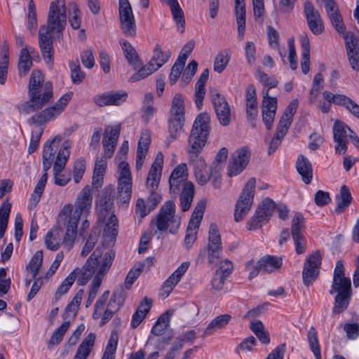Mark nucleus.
I'll use <instances>...</instances> for the list:
<instances>
[{"mask_svg":"<svg viewBox=\"0 0 359 359\" xmlns=\"http://www.w3.org/2000/svg\"><path fill=\"white\" fill-rule=\"evenodd\" d=\"M337 292V295L334 299V304L332 309L334 314H338L345 311L350 302L351 297V286L340 287L339 289L332 287L330 291L331 294Z\"/></svg>","mask_w":359,"mask_h":359,"instance_id":"22","label":"nucleus"},{"mask_svg":"<svg viewBox=\"0 0 359 359\" xmlns=\"http://www.w3.org/2000/svg\"><path fill=\"white\" fill-rule=\"evenodd\" d=\"M102 255V252L101 248L98 247L88 259L83 267L85 272L78 278V283L79 285H86L90 277L95 272L96 269H99L102 258L103 257Z\"/></svg>","mask_w":359,"mask_h":359,"instance_id":"21","label":"nucleus"},{"mask_svg":"<svg viewBox=\"0 0 359 359\" xmlns=\"http://www.w3.org/2000/svg\"><path fill=\"white\" fill-rule=\"evenodd\" d=\"M95 341V334L90 333L79 346L74 359H87L93 349Z\"/></svg>","mask_w":359,"mask_h":359,"instance_id":"32","label":"nucleus"},{"mask_svg":"<svg viewBox=\"0 0 359 359\" xmlns=\"http://www.w3.org/2000/svg\"><path fill=\"white\" fill-rule=\"evenodd\" d=\"M62 229L57 227L53 231L47 233L45 237V245L46 248L52 251L57 250L60 245Z\"/></svg>","mask_w":359,"mask_h":359,"instance_id":"39","label":"nucleus"},{"mask_svg":"<svg viewBox=\"0 0 359 359\" xmlns=\"http://www.w3.org/2000/svg\"><path fill=\"white\" fill-rule=\"evenodd\" d=\"M211 100L219 123L224 126H229L231 121V111L224 97L215 92L212 93Z\"/></svg>","mask_w":359,"mask_h":359,"instance_id":"18","label":"nucleus"},{"mask_svg":"<svg viewBox=\"0 0 359 359\" xmlns=\"http://www.w3.org/2000/svg\"><path fill=\"white\" fill-rule=\"evenodd\" d=\"M93 201V189L89 186H86L79 192L74 203V209L72 204H66L61 210L58 222L66 226V233L64 241L66 243L74 242L76 237L78 223L81 215L89 214Z\"/></svg>","mask_w":359,"mask_h":359,"instance_id":"1","label":"nucleus"},{"mask_svg":"<svg viewBox=\"0 0 359 359\" xmlns=\"http://www.w3.org/2000/svg\"><path fill=\"white\" fill-rule=\"evenodd\" d=\"M277 109V98L269 95V90L266 91L262 100V120L266 128L271 130Z\"/></svg>","mask_w":359,"mask_h":359,"instance_id":"20","label":"nucleus"},{"mask_svg":"<svg viewBox=\"0 0 359 359\" xmlns=\"http://www.w3.org/2000/svg\"><path fill=\"white\" fill-rule=\"evenodd\" d=\"M43 83L42 72L39 69L33 70L28 85L29 100L18 107L20 112L29 114L41 109L50 102L53 95L52 84L50 82Z\"/></svg>","mask_w":359,"mask_h":359,"instance_id":"2","label":"nucleus"},{"mask_svg":"<svg viewBox=\"0 0 359 359\" xmlns=\"http://www.w3.org/2000/svg\"><path fill=\"white\" fill-rule=\"evenodd\" d=\"M132 195V182H118L117 200L121 203H128Z\"/></svg>","mask_w":359,"mask_h":359,"instance_id":"51","label":"nucleus"},{"mask_svg":"<svg viewBox=\"0 0 359 359\" xmlns=\"http://www.w3.org/2000/svg\"><path fill=\"white\" fill-rule=\"evenodd\" d=\"M83 294L84 290L83 289L79 290L76 293L70 303L65 308V318L67 317L74 318L76 316Z\"/></svg>","mask_w":359,"mask_h":359,"instance_id":"50","label":"nucleus"},{"mask_svg":"<svg viewBox=\"0 0 359 359\" xmlns=\"http://www.w3.org/2000/svg\"><path fill=\"white\" fill-rule=\"evenodd\" d=\"M184 120V100L181 94H176L172 100L170 118Z\"/></svg>","mask_w":359,"mask_h":359,"instance_id":"43","label":"nucleus"},{"mask_svg":"<svg viewBox=\"0 0 359 359\" xmlns=\"http://www.w3.org/2000/svg\"><path fill=\"white\" fill-rule=\"evenodd\" d=\"M297 170L302 176V180L309 184L313 178L312 167L310 161L303 155H300L296 163Z\"/></svg>","mask_w":359,"mask_h":359,"instance_id":"30","label":"nucleus"},{"mask_svg":"<svg viewBox=\"0 0 359 359\" xmlns=\"http://www.w3.org/2000/svg\"><path fill=\"white\" fill-rule=\"evenodd\" d=\"M304 228V218L303 215L301 213H296L292 219L291 233L297 255H302L306 251V242L303 234Z\"/></svg>","mask_w":359,"mask_h":359,"instance_id":"11","label":"nucleus"},{"mask_svg":"<svg viewBox=\"0 0 359 359\" xmlns=\"http://www.w3.org/2000/svg\"><path fill=\"white\" fill-rule=\"evenodd\" d=\"M51 33L45 29V25L41 26L39 32V45L44 60L48 64L52 65L54 50Z\"/></svg>","mask_w":359,"mask_h":359,"instance_id":"19","label":"nucleus"},{"mask_svg":"<svg viewBox=\"0 0 359 359\" xmlns=\"http://www.w3.org/2000/svg\"><path fill=\"white\" fill-rule=\"evenodd\" d=\"M205 205V201H199L191 216L184 238V244L188 250L192 247L196 240L198 229L203 217Z\"/></svg>","mask_w":359,"mask_h":359,"instance_id":"8","label":"nucleus"},{"mask_svg":"<svg viewBox=\"0 0 359 359\" xmlns=\"http://www.w3.org/2000/svg\"><path fill=\"white\" fill-rule=\"evenodd\" d=\"M320 265L321 255L318 250L307 257L302 271L303 282L306 286L312 285L318 277Z\"/></svg>","mask_w":359,"mask_h":359,"instance_id":"10","label":"nucleus"},{"mask_svg":"<svg viewBox=\"0 0 359 359\" xmlns=\"http://www.w3.org/2000/svg\"><path fill=\"white\" fill-rule=\"evenodd\" d=\"M189 262H182L179 267L164 282L162 287V294L168 297L172 291L175 285L180 282L182 276L185 273L189 266Z\"/></svg>","mask_w":359,"mask_h":359,"instance_id":"25","label":"nucleus"},{"mask_svg":"<svg viewBox=\"0 0 359 359\" xmlns=\"http://www.w3.org/2000/svg\"><path fill=\"white\" fill-rule=\"evenodd\" d=\"M245 6L235 7L238 34L241 38L243 37L245 31Z\"/></svg>","mask_w":359,"mask_h":359,"instance_id":"63","label":"nucleus"},{"mask_svg":"<svg viewBox=\"0 0 359 359\" xmlns=\"http://www.w3.org/2000/svg\"><path fill=\"white\" fill-rule=\"evenodd\" d=\"M121 127L119 125L114 127L107 126L104 133L102 143L116 144L119 135Z\"/></svg>","mask_w":359,"mask_h":359,"instance_id":"61","label":"nucleus"},{"mask_svg":"<svg viewBox=\"0 0 359 359\" xmlns=\"http://www.w3.org/2000/svg\"><path fill=\"white\" fill-rule=\"evenodd\" d=\"M120 44L128 62L135 69H137L140 65V62L135 49L128 41L123 39L120 41Z\"/></svg>","mask_w":359,"mask_h":359,"instance_id":"38","label":"nucleus"},{"mask_svg":"<svg viewBox=\"0 0 359 359\" xmlns=\"http://www.w3.org/2000/svg\"><path fill=\"white\" fill-rule=\"evenodd\" d=\"M256 181L254 177L250 178L245 185L236 204L234 219L238 222L242 221L251 210L255 188Z\"/></svg>","mask_w":359,"mask_h":359,"instance_id":"6","label":"nucleus"},{"mask_svg":"<svg viewBox=\"0 0 359 359\" xmlns=\"http://www.w3.org/2000/svg\"><path fill=\"white\" fill-rule=\"evenodd\" d=\"M299 104V101L297 99L292 100L288 106L285 109L283 115L279 121L278 126H281L282 127H286V129H288L292 123L293 116L297 111V107Z\"/></svg>","mask_w":359,"mask_h":359,"instance_id":"40","label":"nucleus"},{"mask_svg":"<svg viewBox=\"0 0 359 359\" xmlns=\"http://www.w3.org/2000/svg\"><path fill=\"white\" fill-rule=\"evenodd\" d=\"M175 212V203L172 201H168L165 203L156 217L155 224L158 230L165 231L170 226V233H177L180 225V218L176 216Z\"/></svg>","mask_w":359,"mask_h":359,"instance_id":"5","label":"nucleus"},{"mask_svg":"<svg viewBox=\"0 0 359 359\" xmlns=\"http://www.w3.org/2000/svg\"><path fill=\"white\" fill-rule=\"evenodd\" d=\"M210 118L207 113H201L196 118L189 137V152L195 155V159L191 156V161L194 172L206 170L207 165L204 159L198 157L205 145L210 131Z\"/></svg>","mask_w":359,"mask_h":359,"instance_id":"3","label":"nucleus"},{"mask_svg":"<svg viewBox=\"0 0 359 359\" xmlns=\"http://www.w3.org/2000/svg\"><path fill=\"white\" fill-rule=\"evenodd\" d=\"M209 70L205 69L201 74L195 86V103L198 109H201L205 95V83L208 79Z\"/></svg>","mask_w":359,"mask_h":359,"instance_id":"28","label":"nucleus"},{"mask_svg":"<svg viewBox=\"0 0 359 359\" xmlns=\"http://www.w3.org/2000/svg\"><path fill=\"white\" fill-rule=\"evenodd\" d=\"M98 239L99 233L97 232L96 229H92L81 252V257H85L90 253L95 247V245L97 243Z\"/></svg>","mask_w":359,"mask_h":359,"instance_id":"64","label":"nucleus"},{"mask_svg":"<svg viewBox=\"0 0 359 359\" xmlns=\"http://www.w3.org/2000/svg\"><path fill=\"white\" fill-rule=\"evenodd\" d=\"M60 140V137L55 136L51 141L45 144L43 151V159L53 161L57 149V143Z\"/></svg>","mask_w":359,"mask_h":359,"instance_id":"59","label":"nucleus"},{"mask_svg":"<svg viewBox=\"0 0 359 359\" xmlns=\"http://www.w3.org/2000/svg\"><path fill=\"white\" fill-rule=\"evenodd\" d=\"M180 206L182 211H187L191 205L194 195V185L192 182H185L181 186Z\"/></svg>","mask_w":359,"mask_h":359,"instance_id":"33","label":"nucleus"},{"mask_svg":"<svg viewBox=\"0 0 359 359\" xmlns=\"http://www.w3.org/2000/svg\"><path fill=\"white\" fill-rule=\"evenodd\" d=\"M108 216L109 217L104 230V236L109 238L110 241H113L118 234V222L114 214L110 212Z\"/></svg>","mask_w":359,"mask_h":359,"instance_id":"49","label":"nucleus"},{"mask_svg":"<svg viewBox=\"0 0 359 359\" xmlns=\"http://www.w3.org/2000/svg\"><path fill=\"white\" fill-rule=\"evenodd\" d=\"M170 317V314L168 311L163 313L153 326L151 333L156 336L163 334L169 326Z\"/></svg>","mask_w":359,"mask_h":359,"instance_id":"52","label":"nucleus"},{"mask_svg":"<svg viewBox=\"0 0 359 359\" xmlns=\"http://www.w3.org/2000/svg\"><path fill=\"white\" fill-rule=\"evenodd\" d=\"M33 65L32 59L27 48L21 49L18 60V74L20 77L25 76Z\"/></svg>","mask_w":359,"mask_h":359,"instance_id":"36","label":"nucleus"},{"mask_svg":"<svg viewBox=\"0 0 359 359\" xmlns=\"http://www.w3.org/2000/svg\"><path fill=\"white\" fill-rule=\"evenodd\" d=\"M353 131L348 126L340 121H336L333 126V138L336 143L335 151L338 154H345L347 151L348 137Z\"/></svg>","mask_w":359,"mask_h":359,"instance_id":"16","label":"nucleus"},{"mask_svg":"<svg viewBox=\"0 0 359 359\" xmlns=\"http://www.w3.org/2000/svg\"><path fill=\"white\" fill-rule=\"evenodd\" d=\"M170 54L169 51L164 52L161 46L156 44L154 49L153 56L149 62L154 65V68L158 69L168 62L170 57Z\"/></svg>","mask_w":359,"mask_h":359,"instance_id":"44","label":"nucleus"},{"mask_svg":"<svg viewBox=\"0 0 359 359\" xmlns=\"http://www.w3.org/2000/svg\"><path fill=\"white\" fill-rule=\"evenodd\" d=\"M69 148L70 142L68 140L65 141L62 144L53 165L54 172H62L64 170L67 161L69 156Z\"/></svg>","mask_w":359,"mask_h":359,"instance_id":"31","label":"nucleus"},{"mask_svg":"<svg viewBox=\"0 0 359 359\" xmlns=\"http://www.w3.org/2000/svg\"><path fill=\"white\" fill-rule=\"evenodd\" d=\"M48 174L44 173L40 178L31 196V203L36 205L40 201L47 182Z\"/></svg>","mask_w":359,"mask_h":359,"instance_id":"62","label":"nucleus"},{"mask_svg":"<svg viewBox=\"0 0 359 359\" xmlns=\"http://www.w3.org/2000/svg\"><path fill=\"white\" fill-rule=\"evenodd\" d=\"M114 201V189L111 185H109L102 190L96 202V210L103 219H105L111 212Z\"/></svg>","mask_w":359,"mask_h":359,"instance_id":"17","label":"nucleus"},{"mask_svg":"<svg viewBox=\"0 0 359 359\" xmlns=\"http://www.w3.org/2000/svg\"><path fill=\"white\" fill-rule=\"evenodd\" d=\"M336 200L337 201V205L335 209V212L341 213L350 205L352 201V196L349 189L346 186L343 185L340 189V195L337 196Z\"/></svg>","mask_w":359,"mask_h":359,"instance_id":"41","label":"nucleus"},{"mask_svg":"<svg viewBox=\"0 0 359 359\" xmlns=\"http://www.w3.org/2000/svg\"><path fill=\"white\" fill-rule=\"evenodd\" d=\"M349 62L353 69L359 71V39L353 34L344 36Z\"/></svg>","mask_w":359,"mask_h":359,"instance_id":"26","label":"nucleus"},{"mask_svg":"<svg viewBox=\"0 0 359 359\" xmlns=\"http://www.w3.org/2000/svg\"><path fill=\"white\" fill-rule=\"evenodd\" d=\"M259 267L264 273H272L279 269L283 264L280 257L273 255H265L259 260Z\"/></svg>","mask_w":359,"mask_h":359,"instance_id":"29","label":"nucleus"},{"mask_svg":"<svg viewBox=\"0 0 359 359\" xmlns=\"http://www.w3.org/2000/svg\"><path fill=\"white\" fill-rule=\"evenodd\" d=\"M114 257L115 252L113 250L108 249L105 251L104 253H103L101 264L100 265L98 271L91 283V287L88 292V299L86 302V307H88L95 299L101 285L102 278L110 269Z\"/></svg>","mask_w":359,"mask_h":359,"instance_id":"7","label":"nucleus"},{"mask_svg":"<svg viewBox=\"0 0 359 359\" xmlns=\"http://www.w3.org/2000/svg\"><path fill=\"white\" fill-rule=\"evenodd\" d=\"M119 16L123 32L128 36H134L135 23L128 0H119Z\"/></svg>","mask_w":359,"mask_h":359,"instance_id":"14","label":"nucleus"},{"mask_svg":"<svg viewBox=\"0 0 359 359\" xmlns=\"http://www.w3.org/2000/svg\"><path fill=\"white\" fill-rule=\"evenodd\" d=\"M72 93L64 94L57 102L52 107H48L54 117H57L65 109L68 102L70 101Z\"/></svg>","mask_w":359,"mask_h":359,"instance_id":"58","label":"nucleus"},{"mask_svg":"<svg viewBox=\"0 0 359 359\" xmlns=\"http://www.w3.org/2000/svg\"><path fill=\"white\" fill-rule=\"evenodd\" d=\"M43 262V252L41 250L37 251L30 259L27 269L32 273V278H36L39 269Z\"/></svg>","mask_w":359,"mask_h":359,"instance_id":"54","label":"nucleus"},{"mask_svg":"<svg viewBox=\"0 0 359 359\" xmlns=\"http://www.w3.org/2000/svg\"><path fill=\"white\" fill-rule=\"evenodd\" d=\"M151 142L150 133L148 130L142 133L138 142L136 156V168L140 169L146 157Z\"/></svg>","mask_w":359,"mask_h":359,"instance_id":"27","label":"nucleus"},{"mask_svg":"<svg viewBox=\"0 0 359 359\" xmlns=\"http://www.w3.org/2000/svg\"><path fill=\"white\" fill-rule=\"evenodd\" d=\"M67 25L65 0H55L50 3L45 29L52 33L61 34Z\"/></svg>","mask_w":359,"mask_h":359,"instance_id":"4","label":"nucleus"},{"mask_svg":"<svg viewBox=\"0 0 359 359\" xmlns=\"http://www.w3.org/2000/svg\"><path fill=\"white\" fill-rule=\"evenodd\" d=\"M184 123V119L180 118H169V137L168 138L166 144L168 146L171 142L176 140L182 133Z\"/></svg>","mask_w":359,"mask_h":359,"instance_id":"42","label":"nucleus"},{"mask_svg":"<svg viewBox=\"0 0 359 359\" xmlns=\"http://www.w3.org/2000/svg\"><path fill=\"white\" fill-rule=\"evenodd\" d=\"M304 14L311 32L316 35L323 33L324 31L323 19L318 11L315 8L313 4L309 1L304 2Z\"/></svg>","mask_w":359,"mask_h":359,"instance_id":"13","label":"nucleus"},{"mask_svg":"<svg viewBox=\"0 0 359 359\" xmlns=\"http://www.w3.org/2000/svg\"><path fill=\"white\" fill-rule=\"evenodd\" d=\"M55 118L49 109L46 108L42 110L41 112L37 113L32 116L28 120L27 123L29 125H37L42 126L46 123L54 120Z\"/></svg>","mask_w":359,"mask_h":359,"instance_id":"46","label":"nucleus"},{"mask_svg":"<svg viewBox=\"0 0 359 359\" xmlns=\"http://www.w3.org/2000/svg\"><path fill=\"white\" fill-rule=\"evenodd\" d=\"M231 316L229 314H223L215 318L208 325L202 335L203 338L212 334L217 330L223 328L227 325Z\"/></svg>","mask_w":359,"mask_h":359,"instance_id":"35","label":"nucleus"},{"mask_svg":"<svg viewBox=\"0 0 359 359\" xmlns=\"http://www.w3.org/2000/svg\"><path fill=\"white\" fill-rule=\"evenodd\" d=\"M77 276L76 270L73 271L70 273L67 277L63 280L61 285L57 288L55 297L56 299H59L62 295L65 294L74 283Z\"/></svg>","mask_w":359,"mask_h":359,"instance_id":"57","label":"nucleus"},{"mask_svg":"<svg viewBox=\"0 0 359 359\" xmlns=\"http://www.w3.org/2000/svg\"><path fill=\"white\" fill-rule=\"evenodd\" d=\"M231 59V52L229 49L222 50L217 54L214 61V71L220 74L227 66Z\"/></svg>","mask_w":359,"mask_h":359,"instance_id":"45","label":"nucleus"},{"mask_svg":"<svg viewBox=\"0 0 359 359\" xmlns=\"http://www.w3.org/2000/svg\"><path fill=\"white\" fill-rule=\"evenodd\" d=\"M250 157V151L248 147H242L231 155V160L228 165V175L236 176L247 166Z\"/></svg>","mask_w":359,"mask_h":359,"instance_id":"12","label":"nucleus"},{"mask_svg":"<svg viewBox=\"0 0 359 359\" xmlns=\"http://www.w3.org/2000/svg\"><path fill=\"white\" fill-rule=\"evenodd\" d=\"M274 210V201L269 198H266L256 210L255 215L248 222V229L255 230L261 228L270 219Z\"/></svg>","mask_w":359,"mask_h":359,"instance_id":"9","label":"nucleus"},{"mask_svg":"<svg viewBox=\"0 0 359 359\" xmlns=\"http://www.w3.org/2000/svg\"><path fill=\"white\" fill-rule=\"evenodd\" d=\"M118 334L116 331H112L105 347L102 359H115L117 348Z\"/></svg>","mask_w":359,"mask_h":359,"instance_id":"48","label":"nucleus"},{"mask_svg":"<svg viewBox=\"0 0 359 359\" xmlns=\"http://www.w3.org/2000/svg\"><path fill=\"white\" fill-rule=\"evenodd\" d=\"M168 5L170 6L172 15L177 25V29L181 32H184L185 20L184 12L180 8L177 0H167Z\"/></svg>","mask_w":359,"mask_h":359,"instance_id":"37","label":"nucleus"},{"mask_svg":"<svg viewBox=\"0 0 359 359\" xmlns=\"http://www.w3.org/2000/svg\"><path fill=\"white\" fill-rule=\"evenodd\" d=\"M69 325V321H65L57 329H56L48 343V347L49 349H51L53 346L59 344L61 342Z\"/></svg>","mask_w":359,"mask_h":359,"instance_id":"55","label":"nucleus"},{"mask_svg":"<svg viewBox=\"0 0 359 359\" xmlns=\"http://www.w3.org/2000/svg\"><path fill=\"white\" fill-rule=\"evenodd\" d=\"M287 130L288 129H286V127L284 128L278 125L276 135L271 139L269 144L268 150L269 155L273 154L277 148L280 145L281 141L284 136L286 135Z\"/></svg>","mask_w":359,"mask_h":359,"instance_id":"56","label":"nucleus"},{"mask_svg":"<svg viewBox=\"0 0 359 359\" xmlns=\"http://www.w3.org/2000/svg\"><path fill=\"white\" fill-rule=\"evenodd\" d=\"M188 170L186 163L178 165L172 172L169 178L170 191L174 194H177L181 186L185 182H191L187 180Z\"/></svg>","mask_w":359,"mask_h":359,"instance_id":"23","label":"nucleus"},{"mask_svg":"<svg viewBox=\"0 0 359 359\" xmlns=\"http://www.w3.org/2000/svg\"><path fill=\"white\" fill-rule=\"evenodd\" d=\"M222 251V241L217 226L211 224L209 229L208 255V262L215 263L220 258Z\"/></svg>","mask_w":359,"mask_h":359,"instance_id":"15","label":"nucleus"},{"mask_svg":"<svg viewBox=\"0 0 359 359\" xmlns=\"http://www.w3.org/2000/svg\"><path fill=\"white\" fill-rule=\"evenodd\" d=\"M11 204L4 201L0 207V239L2 238L7 229Z\"/></svg>","mask_w":359,"mask_h":359,"instance_id":"47","label":"nucleus"},{"mask_svg":"<svg viewBox=\"0 0 359 359\" xmlns=\"http://www.w3.org/2000/svg\"><path fill=\"white\" fill-rule=\"evenodd\" d=\"M309 346L313 353L316 359H321L320 348L319 345L317 331L314 327H311L307 334Z\"/></svg>","mask_w":359,"mask_h":359,"instance_id":"53","label":"nucleus"},{"mask_svg":"<svg viewBox=\"0 0 359 359\" xmlns=\"http://www.w3.org/2000/svg\"><path fill=\"white\" fill-rule=\"evenodd\" d=\"M344 286L346 287L347 286H351V283L350 278L344 276V264L343 262L339 260L337 262L334 269L332 287L339 289L340 287Z\"/></svg>","mask_w":359,"mask_h":359,"instance_id":"34","label":"nucleus"},{"mask_svg":"<svg viewBox=\"0 0 359 359\" xmlns=\"http://www.w3.org/2000/svg\"><path fill=\"white\" fill-rule=\"evenodd\" d=\"M163 163V156L161 152H158L147 177V187L149 190H156L158 187Z\"/></svg>","mask_w":359,"mask_h":359,"instance_id":"24","label":"nucleus"},{"mask_svg":"<svg viewBox=\"0 0 359 359\" xmlns=\"http://www.w3.org/2000/svg\"><path fill=\"white\" fill-rule=\"evenodd\" d=\"M71 79L74 84L81 83L86 77V73L82 71L78 60L69 62Z\"/></svg>","mask_w":359,"mask_h":359,"instance_id":"60","label":"nucleus"}]
</instances>
